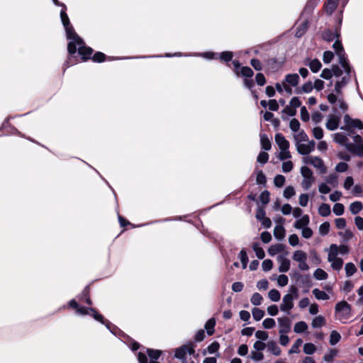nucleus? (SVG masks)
<instances>
[{
  "label": "nucleus",
  "mask_w": 363,
  "mask_h": 363,
  "mask_svg": "<svg viewBox=\"0 0 363 363\" xmlns=\"http://www.w3.org/2000/svg\"><path fill=\"white\" fill-rule=\"evenodd\" d=\"M339 119L334 116H331L328 118L326 123V128L330 130H335L338 128Z\"/></svg>",
  "instance_id": "obj_23"
},
{
  "label": "nucleus",
  "mask_w": 363,
  "mask_h": 363,
  "mask_svg": "<svg viewBox=\"0 0 363 363\" xmlns=\"http://www.w3.org/2000/svg\"><path fill=\"white\" fill-rule=\"evenodd\" d=\"M338 246L336 244H331L328 250V261H332L335 258H338Z\"/></svg>",
  "instance_id": "obj_22"
},
{
  "label": "nucleus",
  "mask_w": 363,
  "mask_h": 363,
  "mask_svg": "<svg viewBox=\"0 0 363 363\" xmlns=\"http://www.w3.org/2000/svg\"><path fill=\"white\" fill-rule=\"evenodd\" d=\"M297 150L298 153L302 155H306L311 152L308 145H307L306 144H298Z\"/></svg>",
  "instance_id": "obj_53"
},
{
  "label": "nucleus",
  "mask_w": 363,
  "mask_h": 363,
  "mask_svg": "<svg viewBox=\"0 0 363 363\" xmlns=\"http://www.w3.org/2000/svg\"><path fill=\"white\" fill-rule=\"evenodd\" d=\"M219 343L217 341H214L208 346L207 350L208 353L213 354L219 350Z\"/></svg>",
  "instance_id": "obj_62"
},
{
  "label": "nucleus",
  "mask_w": 363,
  "mask_h": 363,
  "mask_svg": "<svg viewBox=\"0 0 363 363\" xmlns=\"http://www.w3.org/2000/svg\"><path fill=\"white\" fill-rule=\"evenodd\" d=\"M269 191L267 190L263 191L259 195V201L262 204L266 205L269 202Z\"/></svg>",
  "instance_id": "obj_54"
},
{
  "label": "nucleus",
  "mask_w": 363,
  "mask_h": 363,
  "mask_svg": "<svg viewBox=\"0 0 363 363\" xmlns=\"http://www.w3.org/2000/svg\"><path fill=\"white\" fill-rule=\"evenodd\" d=\"M333 211L336 216H341L344 213L345 207L342 203H336L333 208Z\"/></svg>",
  "instance_id": "obj_52"
},
{
  "label": "nucleus",
  "mask_w": 363,
  "mask_h": 363,
  "mask_svg": "<svg viewBox=\"0 0 363 363\" xmlns=\"http://www.w3.org/2000/svg\"><path fill=\"white\" fill-rule=\"evenodd\" d=\"M239 257L242 265V268L245 269L248 263V256L245 249H242L239 253Z\"/></svg>",
  "instance_id": "obj_46"
},
{
  "label": "nucleus",
  "mask_w": 363,
  "mask_h": 363,
  "mask_svg": "<svg viewBox=\"0 0 363 363\" xmlns=\"http://www.w3.org/2000/svg\"><path fill=\"white\" fill-rule=\"evenodd\" d=\"M333 57H334V54L332 51L327 50L323 52V60L324 63H325V64L330 63L333 60Z\"/></svg>",
  "instance_id": "obj_61"
},
{
  "label": "nucleus",
  "mask_w": 363,
  "mask_h": 363,
  "mask_svg": "<svg viewBox=\"0 0 363 363\" xmlns=\"http://www.w3.org/2000/svg\"><path fill=\"white\" fill-rule=\"evenodd\" d=\"M340 0H327L325 3V9L327 13L331 15L336 9Z\"/></svg>",
  "instance_id": "obj_17"
},
{
  "label": "nucleus",
  "mask_w": 363,
  "mask_h": 363,
  "mask_svg": "<svg viewBox=\"0 0 363 363\" xmlns=\"http://www.w3.org/2000/svg\"><path fill=\"white\" fill-rule=\"evenodd\" d=\"M351 310L350 305L345 301L338 302L335 307L336 317L342 323L350 318Z\"/></svg>",
  "instance_id": "obj_3"
},
{
  "label": "nucleus",
  "mask_w": 363,
  "mask_h": 363,
  "mask_svg": "<svg viewBox=\"0 0 363 363\" xmlns=\"http://www.w3.org/2000/svg\"><path fill=\"white\" fill-rule=\"evenodd\" d=\"M94 62L101 63L106 60V55L101 52H96L91 57Z\"/></svg>",
  "instance_id": "obj_44"
},
{
  "label": "nucleus",
  "mask_w": 363,
  "mask_h": 363,
  "mask_svg": "<svg viewBox=\"0 0 363 363\" xmlns=\"http://www.w3.org/2000/svg\"><path fill=\"white\" fill-rule=\"evenodd\" d=\"M250 65L257 71H261L262 69V62L258 59H252L250 60Z\"/></svg>",
  "instance_id": "obj_64"
},
{
  "label": "nucleus",
  "mask_w": 363,
  "mask_h": 363,
  "mask_svg": "<svg viewBox=\"0 0 363 363\" xmlns=\"http://www.w3.org/2000/svg\"><path fill=\"white\" fill-rule=\"evenodd\" d=\"M293 277L296 279V284L300 286L306 288L305 292H308V289L312 285L311 277L308 274H301L298 272H295Z\"/></svg>",
  "instance_id": "obj_8"
},
{
  "label": "nucleus",
  "mask_w": 363,
  "mask_h": 363,
  "mask_svg": "<svg viewBox=\"0 0 363 363\" xmlns=\"http://www.w3.org/2000/svg\"><path fill=\"white\" fill-rule=\"evenodd\" d=\"M187 354V346L182 345L175 350L174 357L182 360L184 363L186 361V356Z\"/></svg>",
  "instance_id": "obj_16"
},
{
  "label": "nucleus",
  "mask_w": 363,
  "mask_h": 363,
  "mask_svg": "<svg viewBox=\"0 0 363 363\" xmlns=\"http://www.w3.org/2000/svg\"><path fill=\"white\" fill-rule=\"evenodd\" d=\"M62 8V9H61V11H60L61 21L63 24V26H69V24H70V21H69V18L66 13L67 7L65 5H63V6Z\"/></svg>",
  "instance_id": "obj_40"
},
{
  "label": "nucleus",
  "mask_w": 363,
  "mask_h": 363,
  "mask_svg": "<svg viewBox=\"0 0 363 363\" xmlns=\"http://www.w3.org/2000/svg\"><path fill=\"white\" fill-rule=\"evenodd\" d=\"M363 209V204L361 201H354L350 205V211L353 215L359 213Z\"/></svg>",
  "instance_id": "obj_26"
},
{
  "label": "nucleus",
  "mask_w": 363,
  "mask_h": 363,
  "mask_svg": "<svg viewBox=\"0 0 363 363\" xmlns=\"http://www.w3.org/2000/svg\"><path fill=\"white\" fill-rule=\"evenodd\" d=\"M315 346L313 343H306L303 346V352L307 354H312L315 352Z\"/></svg>",
  "instance_id": "obj_58"
},
{
  "label": "nucleus",
  "mask_w": 363,
  "mask_h": 363,
  "mask_svg": "<svg viewBox=\"0 0 363 363\" xmlns=\"http://www.w3.org/2000/svg\"><path fill=\"white\" fill-rule=\"evenodd\" d=\"M279 325L280 327L279 333L286 334L291 330V321L289 318L283 317L278 318Z\"/></svg>",
  "instance_id": "obj_10"
},
{
  "label": "nucleus",
  "mask_w": 363,
  "mask_h": 363,
  "mask_svg": "<svg viewBox=\"0 0 363 363\" xmlns=\"http://www.w3.org/2000/svg\"><path fill=\"white\" fill-rule=\"evenodd\" d=\"M308 329V325L304 321H299L294 325V330L296 333H301Z\"/></svg>",
  "instance_id": "obj_38"
},
{
  "label": "nucleus",
  "mask_w": 363,
  "mask_h": 363,
  "mask_svg": "<svg viewBox=\"0 0 363 363\" xmlns=\"http://www.w3.org/2000/svg\"><path fill=\"white\" fill-rule=\"evenodd\" d=\"M295 193L296 192H295L294 188L291 186H288L284 190L283 195H284V198L289 199L291 197H292L293 196H294Z\"/></svg>",
  "instance_id": "obj_57"
},
{
  "label": "nucleus",
  "mask_w": 363,
  "mask_h": 363,
  "mask_svg": "<svg viewBox=\"0 0 363 363\" xmlns=\"http://www.w3.org/2000/svg\"><path fill=\"white\" fill-rule=\"evenodd\" d=\"M331 263V267L336 271H340L342 268L343 259L340 257L335 258L332 261H328Z\"/></svg>",
  "instance_id": "obj_39"
},
{
  "label": "nucleus",
  "mask_w": 363,
  "mask_h": 363,
  "mask_svg": "<svg viewBox=\"0 0 363 363\" xmlns=\"http://www.w3.org/2000/svg\"><path fill=\"white\" fill-rule=\"evenodd\" d=\"M269 155L266 152H260L257 156V162L264 164L268 162Z\"/></svg>",
  "instance_id": "obj_59"
},
{
  "label": "nucleus",
  "mask_w": 363,
  "mask_h": 363,
  "mask_svg": "<svg viewBox=\"0 0 363 363\" xmlns=\"http://www.w3.org/2000/svg\"><path fill=\"white\" fill-rule=\"evenodd\" d=\"M330 223L328 222L323 223L319 227V233L321 235L324 236L328 234L330 230Z\"/></svg>",
  "instance_id": "obj_55"
},
{
  "label": "nucleus",
  "mask_w": 363,
  "mask_h": 363,
  "mask_svg": "<svg viewBox=\"0 0 363 363\" xmlns=\"http://www.w3.org/2000/svg\"><path fill=\"white\" fill-rule=\"evenodd\" d=\"M313 294L318 300H328L329 299V296L323 291L320 290L316 288L313 290Z\"/></svg>",
  "instance_id": "obj_32"
},
{
  "label": "nucleus",
  "mask_w": 363,
  "mask_h": 363,
  "mask_svg": "<svg viewBox=\"0 0 363 363\" xmlns=\"http://www.w3.org/2000/svg\"><path fill=\"white\" fill-rule=\"evenodd\" d=\"M342 23V18L338 19V26L335 28V31L330 29L325 30L322 33V38L325 41H333L335 38H338L340 35V26Z\"/></svg>",
  "instance_id": "obj_7"
},
{
  "label": "nucleus",
  "mask_w": 363,
  "mask_h": 363,
  "mask_svg": "<svg viewBox=\"0 0 363 363\" xmlns=\"http://www.w3.org/2000/svg\"><path fill=\"white\" fill-rule=\"evenodd\" d=\"M310 222L308 215H303L301 218L298 219L294 224V227L296 229H303L308 226Z\"/></svg>",
  "instance_id": "obj_15"
},
{
  "label": "nucleus",
  "mask_w": 363,
  "mask_h": 363,
  "mask_svg": "<svg viewBox=\"0 0 363 363\" xmlns=\"http://www.w3.org/2000/svg\"><path fill=\"white\" fill-rule=\"evenodd\" d=\"M90 315L97 321L100 322L101 323L105 325L107 328H109L110 322L108 320H106L104 317L99 313L95 308H91L90 309Z\"/></svg>",
  "instance_id": "obj_14"
},
{
  "label": "nucleus",
  "mask_w": 363,
  "mask_h": 363,
  "mask_svg": "<svg viewBox=\"0 0 363 363\" xmlns=\"http://www.w3.org/2000/svg\"><path fill=\"white\" fill-rule=\"evenodd\" d=\"M147 354L149 356L150 361H157L162 354V351L159 350H153L147 348L146 350Z\"/></svg>",
  "instance_id": "obj_27"
},
{
  "label": "nucleus",
  "mask_w": 363,
  "mask_h": 363,
  "mask_svg": "<svg viewBox=\"0 0 363 363\" xmlns=\"http://www.w3.org/2000/svg\"><path fill=\"white\" fill-rule=\"evenodd\" d=\"M240 74L241 76L245 77V79L251 78L254 74V72L250 67L245 66L241 67Z\"/></svg>",
  "instance_id": "obj_49"
},
{
  "label": "nucleus",
  "mask_w": 363,
  "mask_h": 363,
  "mask_svg": "<svg viewBox=\"0 0 363 363\" xmlns=\"http://www.w3.org/2000/svg\"><path fill=\"white\" fill-rule=\"evenodd\" d=\"M344 122L345 125L348 127V128H357L362 129L363 128V123L359 119H353L349 115L346 114L344 116Z\"/></svg>",
  "instance_id": "obj_9"
},
{
  "label": "nucleus",
  "mask_w": 363,
  "mask_h": 363,
  "mask_svg": "<svg viewBox=\"0 0 363 363\" xmlns=\"http://www.w3.org/2000/svg\"><path fill=\"white\" fill-rule=\"evenodd\" d=\"M252 249L253 250L255 251V254H256V256L260 259H262L264 256H265V253H264V250L259 246V244L257 243V242H255L252 245Z\"/></svg>",
  "instance_id": "obj_41"
},
{
  "label": "nucleus",
  "mask_w": 363,
  "mask_h": 363,
  "mask_svg": "<svg viewBox=\"0 0 363 363\" xmlns=\"http://www.w3.org/2000/svg\"><path fill=\"white\" fill-rule=\"evenodd\" d=\"M285 81L292 86H296L299 82L298 74H288L285 76Z\"/></svg>",
  "instance_id": "obj_20"
},
{
  "label": "nucleus",
  "mask_w": 363,
  "mask_h": 363,
  "mask_svg": "<svg viewBox=\"0 0 363 363\" xmlns=\"http://www.w3.org/2000/svg\"><path fill=\"white\" fill-rule=\"evenodd\" d=\"M313 276L317 280H325L328 278V274L320 268L315 270Z\"/></svg>",
  "instance_id": "obj_43"
},
{
  "label": "nucleus",
  "mask_w": 363,
  "mask_h": 363,
  "mask_svg": "<svg viewBox=\"0 0 363 363\" xmlns=\"http://www.w3.org/2000/svg\"><path fill=\"white\" fill-rule=\"evenodd\" d=\"M216 319L214 318H211L209 320H207V322L205 324V329L206 330V333L208 335H212L214 332V328L216 325Z\"/></svg>",
  "instance_id": "obj_25"
},
{
  "label": "nucleus",
  "mask_w": 363,
  "mask_h": 363,
  "mask_svg": "<svg viewBox=\"0 0 363 363\" xmlns=\"http://www.w3.org/2000/svg\"><path fill=\"white\" fill-rule=\"evenodd\" d=\"M334 141L338 144L344 145L347 144L348 138L347 137L342 133H337L334 134Z\"/></svg>",
  "instance_id": "obj_29"
},
{
  "label": "nucleus",
  "mask_w": 363,
  "mask_h": 363,
  "mask_svg": "<svg viewBox=\"0 0 363 363\" xmlns=\"http://www.w3.org/2000/svg\"><path fill=\"white\" fill-rule=\"evenodd\" d=\"M268 296L271 301L277 302L280 300L281 294L277 289H271L268 293Z\"/></svg>",
  "instance_id": "obj_48"
},
{
  "label": "nucleus",
  "mask_w": 363,
  "mask_h": 363,
  "mask_svg": "<svg viewBox=\"0 0 363 363\" xmlns=\"http://www.w3.org/2000/svg\"><path fill=\"white\" fill-rule=\"evenodd\" d=\"M268 350L276 356H279L281 354V349L277 346L274 341H270L267 344Z\"/></svg>",
  "instance_id": "obj_28"
},
{
  "label": "nucleus",
  "mask_w": 363,
  "mask_h": 363,
  "mask_svg": "<svg viewBox=\"0 0 363 363\" xmlns=\"http://www.w3.org/2000/svg\"><path fill=\"white\" fill-rule=\"evenodd\" d=\"M275 320L271 318H266L262 322V325L265 329H271L275 326Z\"/></svg>",
  "instance_id": "obj_60"
},
{
  "label": "nucleus",
  "mask_w": 363,
  "mask_h": 363,
  "mask_svg": "<svg viewBox=\"0 0 363 363\" xmlns=\"http://www.w3.org/2000/svg\"><path fill=\"white\" fill-rule=\"evenodd\" d=\"M284 250V245L283 244H276L271 245L268 248V253L271 256H274L277 253L281 252Z\"/></svg>",
  "instance_id": "obj_24"
},
{
  "label": "nucleus",
  "mask_w": 363,
  "mask_h": 363,
  "mask_svg": "<svg viewBox=\"0 0 363 363\" xmlns=\"http://www.w3.org/2000/svg\"><path fill=\"white\" fill-rule=\"evenodd\" d=\"M263 301L262 296L259 293H255L252 294L250 301L254 306H259L262 304Z\"/></svg>",
  "instance_id": "obj_50"
},
{
  "label": "nucleus",
  "mask_w": 363,
  "mask_h": 363,
  "mask_svg": "<svg viewBox=\"0 0 363 363\" xmlns=\"http://www.w3.org/2000/svg\"><path fill=\"white\" fill-rule=\"evenodd\" d=\"M89 286H86L82 291V294L79 296V299L91 306L92 304V301L89 297Z\"/></svg>",
  "instance_id": "obj_21"
},
{
  "label": "nucleus",
  "mask_w": 363,
  "mask_h": 363,
  "mask_svg": "<svg viewBox=\"0 0 363 363\" xmlns=\"http://www.w3.org/2000/svg\"><path fill=\"white\" fill-rule=\"evenodd\" d=\"M233 52L231 51H224L219 54V60L221 62H229L233 60Z\"/></svg>",
  "instance_id": "obj_33"
},
{
  "label": "nucleus",
  "mask_w": 363,
  "mask_h": 363,
  "mask_svg": "<svg viewBox=\"0 0 363 363\" xmlns=\"http://www.w3.org/2000/svg\"><path fill=\"white\" fill-rule=\"evenodd\" d=\"M298 297V288L295 286H291L289 289V293L285 294L282 298L280 310L287 314H290V311L294 308V300Z\"/></svg>",
  "instance_id": "obj_2"
},
{
  "label": "nucleus",
  "mask_w": 363,
  "mask_h": 363,
  "mask_svg": "<svg viewBox=\"0 0 363 363\" xmlns=\"http://www.w3.org/2000/svg\"><path fill=\"white\" fill-rule=\"evenodd\" d=\"M308 65L309 66L311 70L314 73L318 72L322 67V64L318 59L311 60Z\"/></svg>",
  "instance_id": "obj_35"
},
{
  "label": "nucleus",
  "mask_w": 363,
  "mask_h": 363,
  "mask_svg": "<svg viewBox=\"0 0 363 363\" xmlns=\"http://www.w3.org/2000/svg\"><path fill=\"white\" fill-rule=\"evenodd\" d=\"M354 143H347L345 144L346 149L353 155L363 157V139L359 135L354 137Z\"/></svg>",
  "instance_id": "obj_4"
},
{
  "label": "nucleus",
  "mask_w": 363,
  "mask_h": 363,
  "mask_svg": "<svg viewBox=\"0 0 363 363\" xmlns=\"http://www.w3.org/2000/svg\"><path fill=\"white\" fill-rule=\"evenodd\" d=\"M345 274L347 277L352 276L357 272V267L352 262H348L345 264Z\"/></svg>",
  "instance_id": "obj_36"
},
{
  "label": "nucleus",
  "mask_w": 363,
  "mask_h": 363,
  "mask_svg": "<svg viewBox=\"0 0 363 363\" xmlns=\"http://www.w3.org/2000/svg\"><path fill=\"white\" fill-rule=\"evenodd\" d=\"M325 324V319L323 316L318 315L313 318L312 321V327L314 328H320Z\"/></svg>",
  "instance_id": "obj_31"
},
{
  "label": "nucleus",
  "mask_w": 363,
  "mask_h": 363,
  "mask_svg": "<svg viewBox=\"0 0 363 363\" xmlns=\"http://www.w3.org/2000/svg\"><path fill=\"white\" fill-rule=\"evenodd\" d=\"M285 177L281 174L277 175L274 179V184L277 187H282L285 183Z\"/></svg>",
  "instance_id": "obj_56"
},
{
  "label": "nucleus",
  "mask_w": 363,
  "mask_h": 363,
  "mask_svg": "<svg viewBox=\"0 0 363 363\" xmlns=\"http://www.w3.org/2000/svg\"><path fill=\"white\" fill-rule=\"evenodd\" d=\"M265 62L267 69L272 72L277 71L281 66L275 57L269 58Z\"/></svg>",
  "instance_id": "obj_18"
},
{
  "label": "nucleus",
  "mask_w": 363,
  "mask_h": 363,
  "mask_svg": "<svg viewBox=\"0 0 363 363\" xmlns=\"http://www.w3.org/2000/svg\"><path fill=\"white\" fill-rule=\"evenodd\" d=\"M301 173L303 177L301 186L305 190H308L315 180L313 172L309 167L303 166L301 168Z\"/></svg>",
  "instance_id": "obj_5"
},
{
  "label": "nucleus",
  "mask_w": 363,
  "mask_h": 363,
  "mask_svg": "<svg viewBox=\"0 0 363 363\" xmlns=\"http://www.w3.org/2000/svg\"><path fill=\"white\" fill-rule=\"evenodd\" d=\"M64 27L66 32L67 39L69 40L67 44V51L70 57L68 58L67 61H66V64L68 67L69 66V63H74L72 60L74 57V55L77 53L76 43H82V39L76 33L71 23L69 24V26H65Z\"/></svg>",
  "instance_id": "obj_1"
},
{
  "label": "nucleus",
  "mask_w": 363,
  "mask_h": 363,
  "mask_svg": "<svg viewBox=\"0 0 363 363\" xmlns=\"http://www.w3.org/2000/svg\"><path fill=\"white\" fill-rule=\"evenodd\" d=\"M259 137L262 148L266 151L269 150L272 147V144L267 135L265 133H260Z\"/></svg>",
  "instance_id": "obj_19"
},
{
  "label": "nucleus",
  "mask_w": 363,
  "mask_h": 363,
  "mask_svg": "<svg viewBox=\"0 0 363 363\" xmlns=\"http://www.w3.org/2000/svg\"><path fill=\"white\" fill-rule=\"evenodd\" d=\"M256 182L257 184L265 185L267 183V178L262 170L257 171Z\"/></svg>",
  "instance_id": "obj_51"
},
{
  "label": "nucleus",
  "mask_w": 363,
  "mask_h": 363,
  "mask_svg": "<svg viewBox=\"0 0 363 363\" xmlns=\"http://www.w3.org/2000/svg\"><path fill=\"white\" fill-rule=\"evenodd\" d=\"M277 260L279 263V271L280 272H286L290 269V260L284 255H279Z\"/></svg>",
  "instance_id": "obj_11"
},
{
  "label": "nucleus",
  "mask_w": 363,
  "mask_h": 363,
  "mask_svg": "<svg viewBox=\"0 0 363 363\" xmlns=\"http://www.w3.org/2000/svg\"><path fill=\"white\" fill-rule=\"evenodd\" d=\"M262 267L263 271L268 272L272 269L273 262L269 259H264L262 262Z\"/></svg>",
  "instance_id": "obj_63"
},
{
  "label": "nucleus",
  "mask_w": 363,
  "mask_h": 363,
  "mask_svg": "<svg viewBox=\"0 0 363 363\" xmlns=\"http://www.w3.org/2000/svg\"><path fill=\"white\" fill-rule=\"evenodd\" d=\"M308 162L314 167L320 169L321 173H325L326 172V168L324 166L323 161L321 158L318 157H309Z\"/></svg>",
  "instance_id": "obj_12"
},
{
  "label": "nucleus",
  "mask_w": 363,
  "mask_h": 363,
  "mask_svg": "<svg viewBox=\"0 0 363 363\" xmlns=\"http://www.w3.org/2000/svg\"><path fill=\"white\" fill-rule=\"evenodd\" d=\"M123 336L126 337L128 341L127 344L128 345L129 347L132 351H136L140 348V345L138 342H136L127 335L123 334Z\"/></svg>",
  "instance_id": "obj_37"
},
{
  "label": "nucleus",
  "mask_w": 363,
  "mask_h": 363,
  "mask_svg": "<svg viewBox=\"0 0 363 363\" xmlns=\"http://www.w3.org/2000/svg\"><path fill=\"white\" fill-rule=\"evenodd\" d=\"M252 317L256 321L260 320L264 315V311L258 308H254L252 311Z\"/></svg>",
  "instance_id": "obj_47"
},
{
  "label": "nucleus",
  "mask_w": 363,
  "mask_h": 363,
  "mask_svg": "<svg viewBox=\"0 0 363 363\" xmlns=\"http://www.w3.org/2000/svg\"><path fill=\"white\" fill-rule=\"evenodd\" d=\"M274 139L280 150H286L289 148V142L285 138L282 133H277L275 135Z\"/></svg>",
  "instance_id": "obj_13"
},
{
  "label": "nucleus",
  "mask_w": 363,
  "mask_h": 363,
  "mask_svg": "<svg viewBox=\"0 0 363 363\" xmlns=\"http://www.w3.org/2000/svg\"><path fill=\"white\" fill-rule=\"evenodd\" d=\"M274 235L278 240H282L285 236V229L282 225H277L274 229Z\"/></svg>",
  "instance_id": "obj_34"
},
{
  "label": "nucleus",
  "mask_w": 363,
  "mask_h": 363,
  "mask_svg": "<svg viewBox=\"0 0 363 363\" xmlns=\"http://www.w3.org/2000/svg\"><path fill=\"white\" fill-rule=\"evenodd\" d=\"M76 49L82 61L85 62L91 59L93 53V49L86 46L83 40L82 43H76Z\"/></svg>",
  "instance_id": "obj_6"
},
{
  "label": "nucleus",
  "mask_w": 363,
  "mask_h": 363,
  "mask_svg": "<svg viewBox=\"0 0 363 363\" xmlns=\"http://www.w3.org/2000/svg\"><path fill=\"white\" fill-rule=\"evenodd\" d=\"M293 259L298 262L303 261V259H307V255L302 250H296L294 252Z\"/></svg>",
  "instance_id": "obj_42"
},
{
  "label": "nucleus",
  "mask_w": 363,
  "mask_h": 363,
  "mask_svg": "<svg viewBox=\"0 0 363 363\" xmlns=\"http://www.w3.org/2000/svg\"><path fill=\"white\" fill-rule=\"evenodd\" d=\"M318 213L323 217L328 216L331 213L330 205L321 203L318 208Z\"/></svg>",
  "instance_id": "obj_30"
},
{
  "label": "nucleus",
  "mask_w": 363,
  "mask_h": 363,
  "mask_svg": "<svg viewBox=\"0 0 363 363\" xmlns=\"http://www.w3.org/2000/svg\"><path fill=\"white\" fill-rule=\"evenodd\" d=\"M340 334L336 330H333L330 335V344L331 345H335L340 340Z\"/></svg>",
  "instance_id": "obj_45"
}]
</instances>
